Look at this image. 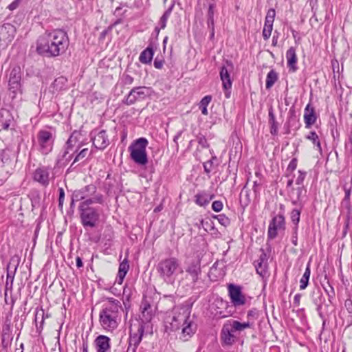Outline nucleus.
<instances>
[{
    "label": "nucleus",
    "instance_id": "obj_11",
    "mask_svg": "<svg viewBox=\"0 0 352 352\" xmlns=\"http://www.w3.org/2000/svg\"><path fill=\"white\" fill-rule=\"evenodd\" d=\"M16 28L10 23H4L0 26V47H5L13 40Z\"/></svg>",
    "mask_w": 352,
    "mask_h": 352
},
{
    "label": "nucleus",
    "instance_id": "obj_35",
    "mask_svg": "<svg viewBox=\"0 0 352 352\" xmlns=\"http://www.w3.org/2000/svg\"><path fill=\"white\" fill-rule=\"evenodd\" d=\"M310 274H311L310 266H309V264L308 263L307 265V267L305 269V271L300 280V289H305L307 287L308 283H309Z\"/></svg>",
    "mask_w": 352,
    "mask_h": 352
},
{
    "label": "nucleus",
    "instance_id": "obj_28",
    "mask_svg": "<svg viewBox=\"0 0 352 352\" xmlns=\"http://www.w3.org/2000/svg\"><path fill=\"white\" fill-rule=\"evenodd\" d=\"M286 58L287 60V66L293 72L296 70L297 56L296 49L291 47L286 52Z\"/></svg>",
    "mask_w": 352,
    "mask_h": 352
},
{
    "label": "nucleus",
    "instance_id": "obj_33",
    "mask_svg": "<svg viewBox=\"0 0 352 352\" xmlns=\"http://www.w3.org/2000/svg\"><path fill=\"white\" fill-rule=\"evenodd\" d=\"M129 268V265L128 264V261L126 259L124 260L119 266L118 273V283L122 284L124 278L125 277L128 270Z\"/></svg>",
    "mask_w": 352,
    "mask_h": 352
},
{
    "label": "nucleus",
    "instance_id": "obj_57",
    "mask_svg": "<svg viewBox=\"0 0 352 352\" xmlns=\"http://www.w3.org/2000/svg\"><path fill=\"white\" fill-rule=\"evenodd\" d=\"M344 307L349 314H352V300L348 298L344 302Z\"/></svg>",
    "mask_w": 352,
    "mask_h": 352
},
{
    "label": "nucleus",
    "instance_id": "obj_46",
    "mask_svg": "<svg viewBox=\"0 0 352 352\" xmlns=\"http://www.w3.org/2000/svg\"><path fill=\"white\" fill-rule=\"evenodd\" d=\"M298 176L296 179V184L298 185L299 186H303V182L306 177L307 172L303 170H298Z\"/></svg>",
    "mask_w": 352,
    "mask_h": 352
},
{
    "label": "nucleus",
    "instance_id": "obj_26",
    "mask_svg": "<svg viewBox=\"0 0 352 352\" xmlns=\"http://www.w3.org/2000/svg\"><path fill=\"white\" fill-rule=\"evenodd\" d=\"M182 328L181 338L186 341L190 338L196 331V324L192 321L188 320L185 324H183Z\"/></svg>",
    "mask_w": 352,
    "mask_h": 352
},
{
    "label": "nucleus",
    "instance_id": "obj_17",
    "mask_svg": "<svg viewBox=\"0 0 352 352\" xmlns=\"http://www.w3.org/2000/svg\"><path fill=\"white\" fill-rule=\"evenodd\" d=\"M97 192V188L94 184L87 185L81 189L73 192V201H80L92 196Z\"/></svg>",
    "mask_w": 352,
    "mask_h": 352
},
{
    "label": "nucleus",
    "instance_id": "obj_43",
    "mask_svg": "<svg viewBox=\"0 0 352 352\" xmlns=\"http://www.w3.org/2000/svg\"><path fill=\"white\" fill-rule=\"evenodd\" d=\"M217 159L216 157H212L211 160L207 161L204 163V170L206 173H210L214 167V162L217 161Z\"/></svg>",
    "mask_w": 352,
    "mask_h": 352
},
{
    "label": "nucleus",
    "instance_id": "obj_62",
    "mask_svg": "<svg viewBox=\"0 0 352 352\" xmlns=\"http://www.w3.org/2000/svg\"><path fill=\"white\" fill-rule=\"evenodd\" d=\"M133 82V78L129 75H125L124 77V82L126 85H131Z\"/></svg>",
    "mask_w": 352,
    "mask_h": 352
},
{
    "label": "nucleus",
    "instance_id": "obj_31",
    "mask_svg": "<svg viewBox=\"0 0 352 352\" xmlns=\"http://www.w3.org/2000/svg\"><path fill=\"white\" fill-rule=\"evenodd\" d=\"M67 78L63 76H60V77L56 78L51 86L52 88L53 89V92L60 91L65 89L67 86Z\"/></svg>",
    "mask_w": 352,
    "mask_h": 352
},
{
    "label": "nucleus",
    "instance_id": "obj_52",
    "mask_svg": "<svg viewBox=\"0 0 352 352\" xmlns=\"http://www.w3.org/2000/svg\"><path fill=\"white\" fill-rule=\"evenodd\" d=\"M212 208L215 212H220L223 208L222 201H214L212 204Z\"/></svg>",
    "mask_w": 352,
    "mask_h": 352
},
{
    "label": "nucleus",
    "instance_id": "obj_60",
    "mask_svg": "<svg viewBox=\"0 0 352 352\" xmlns=\"http://www.w3.org/2000/svg\"><path fill=\"white\" fill-rule=\"evenodd\" d=\"M297 230H298V227H295L294 229V233H293L292 239V242L294 244V245H295V246H296L298 245Z\"/></svg>",
    "mask_w": 352,
    "mask_h": 352
},
{
    "label": "nucleus",
    "instance_id": "obj_23",
    "mask_svg": "<svg viewBox=\"0 0 352 352\" xmlns=\"http://www.w3.org/2000/svg\"><path fill=\"white\" fill-rule=\"evenodd\" d=\"M307 190L304 186L292 189V204L294 205H302L306 197Z\"/></svg>",
    "mask_w": 352,
    "mask_h": 352
},
{
    "label": "nucleus",
    "instance_id": "obj_49",
    "mask_svg": "<svg viewBox=\"0 0 352 352\" xmlns=\"http://www.w3.org/2000/svg\"><path fill=\"white\" fill-rule=\"evenodd\" d=\"M88 154V148H84L82 150H81L78 154L76 156V157L74 158V160L72 164V166L76 163V162L85 158Z\"/></svg>",
    "mask_w": 352,
    "mask_h": 352
},
{
    "label": "nucleus",
    "instance_id": "obj_3",
    "mask_svg": "<svg viewBox=\"0 0 352 352\" xmlns=\"http://www.w3.org/2000/svg\"><path fill=\"white\" fill-rule=\"evenodd\" d=\"M157 271L160 276L167 283H173L179 272H182L177 258L170 257L159 262Z\"/></svg>",
    "mask_w": 352,
    "mask_h": 352
},
{
    "label": "nucleus",
    "instance_id": "obj_20",
    "mask_svg": "<svg viewBox=\"0 0 352 352\" xmlns=\"http://www.w3.org/2000/svg\"><path fill=\"white\" fill-rule=\"evenodd\" d=\"M91 140L94 146L98 149H104L109 144V139L104 130H102L97 133H95L91 138Z\"/></svg>",
    "mask_w": 352,
    "mask_h": 352
},
{
    "label": "nucleus",
    "instance_id": "obj_61",
    "mask_svg": "<svg viewBox=\"0 0 352 352\" xmlns=\"http://www.w3.org/2000/svg\"><path fill=\"white\" fill-rule=\"evenodd\" d=\"M267 254L263 251H262V253L260 255L259 258L256 261L258 263L267 264Z\"/></svg>",
    "mask_w": 352,
    "mask_h": 352
},
{
    "label": "nucleus",
    "instance_id": "obj_22",
    "mask_svg": "<svg viewBox=\"0 0 352 352\" xmlns=\"http://www.w3.org/2000/svg\"><path fill=\"white\" fill-rule=\"evenodd\" d=\"M234 331L230 324L226 323L221 329V340L222 343L226 345H232L234 342L235 337L232 333V332Z\"/></svg>",
    "mask_w": 352,
    "mask_h": 352
},
{
    "label": "nucleus",
    "instance_id": "obj_56",
    "mask_svg": "<svg viewBox=\"0 0 352 352\" xmlns=\"http://www.w3.org/2000/svg\"><path fill=\"white\" fill-rule=\"evenodd\" d=\"M325 291L328 295V297H329V302H331V300L335 297V291H334V289L332 286L330 285V290H327V289H325Z\"/></svg>",
    "mask_w": 352,
    "mask_h": 352
},
{
    "label": "nucleus",
    "instance_id": "obj_40",
    "mask_svg": "<svg viewBox=\"0 0 352 352\" xmlns=\"http://www.w3.org/2000/svg\"><path fill=\"white\" fill-rule=\"evenodd\" d=\"M300 211L298 209H294L291 212L290 218L293 223L296 226L295 227H298V224L300 221Z\"/></svg>",
    "mask_w": 352,
    "mask_h": 352
},
{
    "label": "nucleus",
    "instance_id": "obj_41",
    "mask_svg": "<svg viewBox=\"0 0 352 352\" xmlns=\"http://www.w3.org/2000/svg\"><path fill=\"white\" fill-rule=\"evenodd\" d=\"M213 217L217 219L219 223L225 227L229 226L230 223V219L223 214L214 215Z\"/></svg>",
    "mask_w": 352,
    "mask_h": 352
},
{
    "label": "nucleus",
    "instance_id": "obj_44",
    "mask_svg": "<svg viewBox=\"0 0 352 352\" xmlns=\"http://www.w3.org/2000/svg\"><path fill=\"white\" fill-rule=\"evenodd\" d=\"M197 226L199 228L202 227L206 231H208V228H210L211 229H213V222L211 220L204 221V219H201L199 222V223H197Z\"/></svg>",
    "mask_w": 352,
    "mask_h": 352
},
{
    "label": "nucleus",
    "instance_id": "obj_7",
    "mask_svg": "<svg viewBox=\"0 0 352 352\" xmlns=\"http://www.w3.org/2000/svg\"><path fill=\"white\" fill-rule=\"evenodd\" d=\"M140 309L142 311V316L139 326L144 327V328L146 329V333L152 334L153 327L151 321L154 316L153 310L150 303L144 299L142 302Z\"/></svg>",
    "mask_w": 352,
    "mask_h": 352
},
{
    "label": "nucleus",
    "instance_id": "obj_47",
    "mask_svg": "<svg viewBox=\"0 0 352 352\" xmlns=\"http://www.w3.org/2000/svg\"><path fill=\"white\" fill-rule=\"evenodd\" d=\"M175 6V1H173L171 5L170 6V7L164 12V13L163 14V15L161 16V19L164 21H165L166 23H167V21L170 16V15L171 14V12L173 10V8Z\"/></svg>",
    "mask_w": 352,
    "mask_h": 352
},
{
    "label": "nucleus",
    "instance_id": "obj_36",
    "mask_svg": "<svg viewBox=\"0 0 352 352\" xmlns=\"http://www.w3.org/2000/svg\"><path fill=\"white\" fill-rule=\"evenodd\" d=\"M212 100V96H204L201 100L200 101L199 106V109L201 110V113L203 115L207 116L208 114V106L209 103Z\"/></svg>",
    "mask_w": 352,
    "mask_h": 352
},
{
    "label": "nucleus",
    "instance_id": "obj_45",
    "mask_svg": "<svg viewBox=\"0 0 352 352\" xmlns=\"http://www.w3.org/2000/svg\"><path fill=\"white\" fill-rule=\"evenodd\" d=\"M276 16V11L274 9H269L265 17V22L267 23H274V18Z\"/></svg>",
    "mask_w": 352,
    "mask_h": 352
},
{
    "label": "nucleus",
    "instance_id": "obj_12",
    "mask_svg": "<svg viewBox=\"0 0 352 352\" xmlns=\"http://www.w3.org/2000/svg\"><path fill=\"white\" fill-rule=\"evenodd\" d=\"M150 89L146 87H137L132 89L128 94L125 103L128 105L134 104L137 100H144L149 95Z\"/></svg>",
    "mask_w": 352,
    "mask_h": 352
},
{
    "label": "nucleus",
    "instance_id": "obj_55",
    "mask_svg": "<svg viewBox=\"0 0 352 352\" xmlns=\"http://www.w3.org/2000/svg\"><path fill=\"white\" fill-rule=\"evenodd\" d=\"M270 123L271 124L270 133L274 135H276L278 133V123L276 121L271 122Z\"/></svg>",
    "mask_w": 352,
    "mask_h": 352
},
{
    "label": "nucleus",
    "instance_id": "obj_21",
    "mask_svg": "<svg viewBox=\"0 0 352 352\" xmlns=\"http://www.w3.org/2000/svg\"><path fill=\"white\" fill-rule=\"evenodd\" d=\"M34 181L38 182L43 186H47L50 182V172L47 168H38L34 173Z\"/></svg>",
    "mask_w": 352,
    "mask_h": 352
},
{
    "label": "nucleus",
    "instance_id": "obj_16",
    "mask_svg": "<svg viewBox=\"0 0 352 352\" xmlns=\"http://www.w3.org/2000/svg\"><path fill=\"white\" fill-rule=\"evenodd\" d=\"M311 297L313 303L316 306V310L319 316L323 319L324 318V311L325 309L323 306H324V308L328 307V305L325 303L324 296L319 289H316L313 291Z\"/></svg>",
    "mask_w": 352,
    "mask_h": 352
},
{
    "label": "nucleus",
    "instance_id": "obj_13",
    "mask_svg": "<svg viewBox=\"0 0 352 352\" xmlns=\"http://www.w3.org/2000/svg\"><path fill=\"white\" fill-rule=\"evenodd\" d=\"M285 217L282 214L275 216L270 223L267 231V236L274 239L278 234V231L285 230Z\"/></svg>",
    "mask_w": 352,
    "mask_h": 352
},
{
    "label": "nucleus",
    "instance_id": "obj_53",
    "mask_svg": "<svg viewBox=\"0 0 352 352\" xmlns=\"http://www.w3.org/2000/svg\"><path fill=\"white\" fill-rule=\"evenodd\" d=\"M59 198H58V206L63 208V202L65 199V191L63 188H59Z\"/></svg>",
    "mask_w": 352,
    "mask_h": 352
},
{
    "label": "nucleus",
    "instance_id": "obj_50",
    "mask_svg": "<svg viewBox=\"0 0 352 352\" xmlns=\"http://www.w3.org/2000/svg\"><path fill=\"white\" fill-rule=\"evenodd\" d=\"M212 2H210L209 8L208 11V18H214V8H215V0H212Z\"/></svg>",
    "mask_w": 352,
    "mask_h": 352
},
{
    "label": "nucleus",
    "instance_id": "obj_1",
    "mask_svg": "<svg viewBox=\"0 0 352 352\" xmlns=\"http://www.w3.org/2000/svg\"><path fill=\"white\" fill-rule=\"evenodd\" d=\"M67 33L61 30L45 32L41 36L36 44L37 52L46 57H56L63 54L69 46Z\"/></svg>",
    "mask_w": 352,
    "mask_h": 352
},
{
    "label": "nucleus",
    "instance_id": "obj_4",
    "mask_svg": "<svg viewBox=\"0 0 352 352\" xmlns=\"http://www.w3.org/2000/svg\"><path fill=\"white\" fill-rule=\"evenodd\" d=\"M148 144V142L146 138H140L129 146L131 160L140 166H144L148 163L146 150Z\"/></svg>",
    "mask_w": 352,
    "mask_h": 352
},
{
    "label": "nucleus",
    "instance_id": "obj_51",
    "mask_svg": "<svg viewBox=\"0 0 352 352\" xmlns=\"http://www.w3.org/2000/svg\"><path fill=\"white\" fill-rule=\"evenodd\" d=\"M258 316V311L256 309L249 310L247 314V317L249 321L254 320Z\"/></svg>",
    "mask_w": 352,
    "mask_h": 352
},
{
    "label": "nucleus",
    "instance_id": "obj_34",
    "mask_svg": "<svg viewBox=\"0 0 352 352\" xmlns=\"http://www.w3.org/2000/svg\"><path fill=\"white\" fill-rule=\"evenodd\" d=\"M278 80V74L274 69L269 72L266 78V89H270Z\"/></svg>",
    "mask_w": 352,
    "mask_h": 352
},
{
    "label": "nucleus",
    "instance_id": "obj_48",
    "mask_svg": "<svg viewBox=\"0 0 352 352\" xmlns=\"http://www.w3.org/2000/svg\"><path fill=\"white\" fill-rule=\"evenodd\" d=\"M344 190L345 192V196L343 199L342 204H344V206L351 204H350V196H351V188H346V186H344Z\"/></svg>",
    "mask_w": 352,
    "mask_h": 352
},
{
    "label": "nucleus",
    "instance_id": "obj_15",
    "mask_svg": "<svg viewBox=\"0 0 352 352\" xmlns=\"http://www.w3.org/2000/svg\"><path fill=\"white\" fill-rule=\"evenodd\" d=\"M233 69V65L231 61L226 60L221 67L220 71V77L222 81L223 87L225 90H228L232 87V81L230 72Z\"/></svg>",
    "mask_w": 352,
    "mask_h": 352
},
{
    "label": "nucleus",
    "instance_id": "obj_2",
    "mask_svg": "<svg viewBox=\"0 0 352 352\" xmlns=\"http://www.w3.org/2000/svg\"><path fill=\"white\" fill-rule=\"evenodd\" d=\"M121 302L113 298H107L100 311L99 322L106 331H113L118 327L121 320Z\"/></svg>",
    "mask_w": 352,
    "mask_h": 352
},
{
    "label": "nucleus",
    "instance_id": "obj_39",
    "mask_svg": "<svg viewBox=\"0 0 352 352\" xmlns=\"http://www.w3.org/2000/svg\"><path fill=\"white\" fill-rule=\"evenodd\" d=\"M267 266V264H264V263H261L255 261V268H256V272L261 276H264L266 274Z\"/></svg>",
    "mask_w": 352,
    "mask_h": 352
},
{
    "label": "nucleus",
    "instance_id": "obj_58",
    "mask_svg": "<svg viewBox=\"0 0 352 352\" xmlns=\"http://www.w3.org/2000/svg\"><path fill=\"white\" fill-rule=\"evenodd\" d=\"M21 1V0H14L12 3H11L8 6V8L10 10H14L18 8V6H19Z\"/></svg>",
    "mask_w": 352,
    "mask_h": 352
},
{
    "label": "nucleus",
    "instance_id": "obj_25",
    "mask_svg": "<svg viewBox=\"0 0 352 352\" xmlns=\"http://www.w3.org/2000/svg\"><path fill=\"white\" fill-rule=\"evenodd\" d=\"M144 333H147L146 329H145L144 327L139 326L136 333H133L131 329L129 344L135 347H138L142 341Z\"/></svg>",
    "mask_w": 352,
    "mask_h": 352
},
{
    "label": "nucleus",
    "instance_id": "obj_42",
    "mask_svg": "<svg viewBox=\"0 0 352 352\" xmlns=\"http://www.w3.org/2000/svg\"><path fill=\"white\" fill-rule=\"evenodd\" d=\"M347 212L346 214V220H345V230H346L350 224L352 222V210L351 204H348L345 206Z\"/></svg>",
    "mask_w": 352,
    "mask_h": 352
},
{
    "label": "nucleus",
    "instance_id": "obj_18",
    "mask_svg": "<svg viewBox=\"0 0 352 352\" xmlns=\"http://www.w3.org/2000/svg\"><path fill=\"white\" fill-rule=\"evenodd\" d=\"M80 203L78 206V210L82 209H96L95 208L90 207V205L94 204H102L103 203V195L101 193L96 192L94 195L87 198L84 199Z\"/></svg>",
    "mask_w": 352,
    "mask_h": 352
},
{
    "label": "nucleus",
    "instance_id": "obj_14",
    "mask_svg": "<svg viewBox=\"0 0 352 352\" xmlns=\"http://www.w3.org/2000/svg\"><path fill=\"white\" fill-rule=\"evenodd\" d=\"M21 72L19 67L12 69L8 80L9 89L13 93H16L21 89Z\"/></svg>",
    "mask_w": 352,
    "mask_h": 352
},
{
    "label": "nucleus",
    "instance_id": "obj_30",
    "mask_svg": "<svg viewBox=\"0 0 352 352\" xmlns=\"http://www.w3.org/2000/svg\"><path fill=\"white\" fill-rule=\"evenodd\" d=\"M214 195H209L206 192L199 193L195 195V202L200 206H205L214 198Z\"/></svg>",
    "mask_w": 352,
    "mask_h": 352
},
{
    "label": "nucleus",
    "instance_id": "obj_8",
    "mask_svg": "<svg viewBox=\"0 0 352 352\" xmlns=\"http://www.w3.org/2000/svg\"><path fill=\"white\" fill-rule=\"evenodd\" d=\"M190 311L186 307L175 309L170 322L171 329L175 331L179 329L183 324L190 320Z\"/></svg>",
    "mask_w": 352,
    "mask_h": 352
},
{
    "label": "nucleus",
    "instance_id": "obj_27",
    "mask_svg": "<svg viewBox=\"0 0 352 352\" xmlns=\"http://www.w3.org/2000/svg\"><path fill=\"white\" fill-rule=\"evenodd\" d=\"M97 352H107L110 349V338L100 335L95 340Z\"/></svg>",
    "mask_w": 352,
    "mask_h": 352
},
{
    "label": "nucleus",
    "instance_id": "obj_32",
    "mask_svg": "<svg viewBox=\"0 0 352 352\" xmlns=\"http://www.w3.org/2000/svg\"><path fill=\"white\" fill-rule=\"evenodd\" d=\"M229 324H230V326L234 331H241L245 329L252 327L254 324V321L248 320L245 322L241 323L237 320H233L232 322H230Z\"/></svg>",
    "mask_w": 352,
    "mask_h": 352
},
{
    "label": "nucleus",
    "instance_id": "obj_54",
    "mask_svg": "<svg viewBox=\"0 0 352 352\" xmlns=\"http://www.w3.org/2000/svg\"><path fill=\"white\" fill-rule=\"evenodd\" d=\"M297 167V160L296 158L292 159L287 168V171L293 172Z\"/></svg>",
    "mask_w": 352,
    "mask_h": 352
},
{
    "label": "nucleus",
    "instance_id": "obj_6",
    "mask_svg": "<svg viewBox=\"0 0 352 352\" xmlns=\"http://www.w3.org/2000/svg\"><path fill=\"white\" fill-rule=\"evenodd\" d=\"M81 134L77 131H74L67 140L65 145V151L63 154V159L65 160V162H69L72 158V154L76 152L82 146V142L80 141Z\"/></svg>",
    "mask_w": 352,
    "mask_h": 352
},
{
    "label": "nucleus",
    "instance_id": "obj_19",
    "mask_svg": "<svg viewBox=\"0 0 352 352\" xmlns=\"http://www.w3.org/2000/svg\"><path fill=\"white\" fill-rule=\"evenodd\" d=\"M200 257L197 256V259L192 261L187 267L186 272L190 276L193 283L197 282L199 276L201 274Z\"/></svg>",
    "mask_w": 352,
    "mask_h": 352
},
{
    "label": "nucleus",
    "instance_id": "obj_29",
    "mask_svg": "<svg viewBox=\"0 0 352 352\" xmlns=\"http://www.w3.org/2000/svg\"><path fill=\"white\" fill-rule=\"evenodd\" d=\"M154 54L153 48L149 45L144 50H143L139 57V60L143 64H148L151 63Z\"/></svg>",
    "mask_w": 352,
    "mask_h": 352
},
{
    "label": "nucleus",
    "instance_id": "obj_10",
    "mask_svg": "<svg viewBox=\"0 0 352 352\" xmlns=\"http://www.w3.org/2000/svg\"><path fill=\"white\" fill-rule=\"evenodd\" d=\"M37 138L42 153L47 154L52 151L54 144V138L51 132L41 130L38 133Z\"/></svg>",
    "mask_w": 352,
    "mask_h": 352
},
{
    "label": "nucleus",
    "instance_id": "obj_9",
    "mask_svg": "<svg viewBox=\"0 0 352 352\" xmlns=\"http://www.w3.org/2000/svg\"><path fill=\"white\" fill-rule=\"evenodd\" d=\"M228 289L231 303L234 307H241L247 302V298L242 293L241 286L230 284L228 287Z\"/></svg>",
    "mask_w": 352,
    "mask_h": 352
},
{
    "label": "nucleus",
    "instance_id": "obj_64",
    "mask_svg": "<svg viewBox=\"0 0 352 352\" xmlns=\"http://www.w3.org/2000/svg\"><path fill=\"white\" fill-rule=\"evenodd\" d=\"M301 298V295L300 294H297L295 295L294 298V303L296 307H298L300 305V300Z\"/></svg>",
    "mask_w": 352,
    "mask_h": 352
},
{
    "label": "nucleus",
    "instance_id": "obj_59",
    "mask_svg": "<svg viewBox=\"0 0 352 352\" xmlns=\"http://www.w3.org/2000/svg\"><path fill=\"white\" fill-rule=\"evenodd\" d=\"M164 60H162V59H158L157 58H156L154 60V63H153V65H154V67L156 68V69H161L163 67V65H164Z\"/></svg>",
    "mask_w": 352,
    "mask_h": 352
},
{
    "label": "nucleus",
    "instance_id": "obj_38",
    "mask_svg": "<svg viewBox=\"0 0 352 352\" xmlns=\"http://www.w3.org/2000/svg\"><path fill=\"white\" fill-rule=\"evenodd\" d=\"M273 28V23H267L265 22L264 28L263 30V37L264 40H267L271 36Z\"/></svg>",
    "mask_w": 352,
    "mask_h": 352
},
{
    "label": "nucleus",
    "instance_id": "obj_24",
    "mask_svg": "<svg viewBox=\"0 0 352 352\" xmlns=\"http://www.w3.org/2000/svg\"><path fill=\"white\" fill-rule=\"evenodd\" d=\"M317 120V116L315 112L314 107H311L310 104H308L304 112V120L306 128H310L313 124H315Z\"/></svg>",
    "mask_w": 352,
    "mask_h": 352
},
{
    "label": "nucleus",
    "instance_id": "obj_63",
    "mask_svg": "<svg viewBox=\"0 0 352 352\" xmlns=\"http://www.w3.org/2000/svg\"><path fill=\"white\" fill-rule=\"evenodd\" d=\"M207 23L208 28L213 31V28H214V18H208Z\"/></svg>",
    "mask_w": 352,
    "mask_h": 352
},
{
    "label": "nucleus",
    "instance_id": "obj_37",
    "mask_svg": "<svg viewBox=\"0 0 352 352\" xmlns=\"http://www.w3.org/2000/svg\"><path fill=\"white\" fill-rule=\"evenodd\" d=\"M307 139L311 141L313 144L317 146V148L319 151L322 150L318 135L316 134L315 131H311L307 136Z\"/></svg>",
    "mask_w": 352,
    "mask_h": 352
},
{
    "label": "nucleus",
    "instance_id": "obj_5",
    "mask_svg": "<svg viewBox=\"0 0 352 352\" xmlns=\"http://www.w3.org/2000/svg\"><path fill=\"white\" fill-rule=\"evenodd\" d=\"M80 223L87 230L98 226L100 222V213L98 209H82L79 210Z\"/></svg>",
    "mask_w": 352,
    "mask_h": 352
}]
</instances>
